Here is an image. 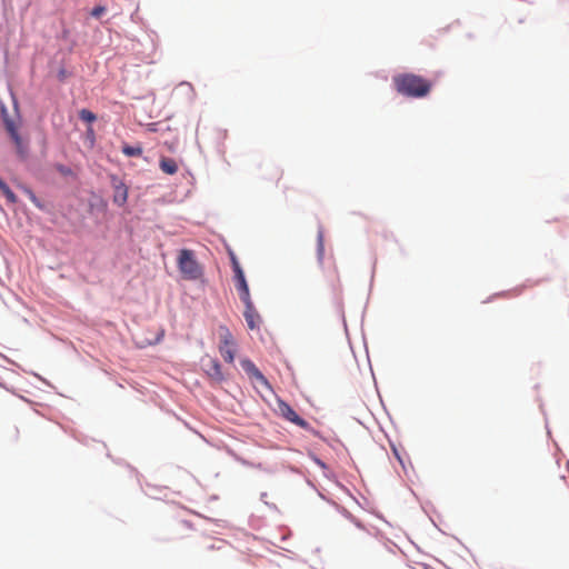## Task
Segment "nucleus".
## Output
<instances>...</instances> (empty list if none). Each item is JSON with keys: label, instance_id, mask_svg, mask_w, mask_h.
<instances>
[{"label": "nucleus", "instance_id": "nucleus-1", "mask_svg": "<svg viewBox=\"0 0 569 569\" xmlns=\"http://www.w3.org/2000/svg\"><path fill=\"white\" fill-rule=\"evenodd\" d=\"M398 93L410 98H423L429 94L432 83L415 73H400L392 78Z\"/></svg>", "mask_w": 569, "mask_h": 569}, {"label": "nucleus", "instance_id": "nucleus-2", "mask_svg": "<svg viewBox=\"0 0 569 569\" xmlns=\"http://www.w3.org/2000/svg\"><path fill=\"white\" fill-rule=\"evenodd\" d=\"M177 263L183 279L198 280L203 274L202 267L197 261L192 250L181 249L178 254Z\"/></svg>", "mask_w": 569, "mask_h": 569}, {"label": "nucleus", "instance_id": "nucleus-3", "mask_svg": "<svg viewBox=\"0 0 569 569\" xmlns=\"http://www.w3.org/2000/svg\"><path fill=\"white\" fill-rule=\"evenodd\" d=\"M219 352L226 362L232 363L236 356V343L233 336L227 327L219 328Z\"/></svg>", "mask_w": 569, "mask_h": 569}, {"label": "nucleus", "instance_id": "nucleus-4", "mask_svg": "<svg viewBox=\"0 0 569 569\" xmlns=\"http://www.w3.org/2000/svg\"><path fill=\"white\" fill-rule=\"evenodd\" d=\"M3 113V122L7 132L10 134L11 139L13 140L18 154L24 159L28 154V144L23 141L21 136L18 132L19 123H17L14 120L10 119L7 114L6 109H2Z\"/></svg>", "mask_w": 569, "mask_h": 569}, {"label": "nucleus", "instance_id": "nucleus-5", "mask_svg": "<svg viewBox=\"0 0 569 569\" xmlns=\"http://www.w3.org/2000/svg\"><path fill=\"white\" fill-rule=\"evenodd\" d=\"M231 263H232V270L234 272L236 288L239 292V297H240L241 301L244 302V300H249V299H251V297H250L247 280L244 278L243 270L240 267L239 261L237 260V258L233 254L231 256Z\"/></svg>", "mask_w": 569, "mask_h": 569}, {"label": "nucleus", "instance_id": "nucleus-6", "mask_svg": "<svg viewBox=\"0 0 569 569\" xmlns=\"http://www.w3.org/2000/svg\"><path fill=\"white\" fill-rule=\"evenodd\" d=\"M278 408H279L280 415L288 421H290L303 429L309 428V423L305 419L300 418L299 415L284 401H279Z\"/></svg>", "mask_w": 569, "mask_h": 569}, {"label": "nucleus", "instance_id": "nucleus-7", "mask_svg": "<svg viewBox=\"0 0 569 569\" xmlns=\"http://www.w3.org/2000/svg\"><path fill=\"white\" fill-rule=\"evenodd\" d=\"M203 367L206 373L214 381H222L224 379V376L222 373L221 365L219 361L214 358L208 357L206 360H203Z\"/></svg>", "mask_w": 569, "mask_h": 569}, {"label": "nucleus", "instance_id": "nucleus-8", "mask_svg": "<svg viewBox=\"0 0 569 569\" xmlns=\"http://www.w3.org/2000/svg\"><path fill=\"white\" fill-rule=\"evenodd\" d=\"M244 306H246V309H244V312H243V316H244V319L247 321V325L248 327L253 330V329H257L259 328V325H260V316L259 313L257 312V310L254 309L253 307V303L251 301V299L249 300H244Z\"/></svg>", "mask_w": 569, "mask_h": 569}, {"label": "nucleus", "instance_id": "nucleus-9", "mask_svg": "<svg viewBox=\"0 0 569 569\" xmlns=\"http://www.w3.org/2000/svg\"><path fill=\"white\" fill-rule=\"evenodd\" d=\"M241 366L250 378L256 379L259 383L263 386H268L267 379L252 361L244 359L241 361Z\"/></svg>", "mask_w": 569, "mask_h": 569}, {"label": "nucleus", "instance_id": "nucleus-10", "mask_svg": "<svg viewBox=\"0 0 569 569\" xmlns=\"http://www.w3.org/2000/svg\"><path fill=\"white\" fill-rule=\"evenodd\" d=\"M327 283L333 293H339L341 290L340 277L336 266L332 267L331 270L328 271Z\"/></svg>", "mask_w": 569, "mask_h": 569}, {"label": "nucleus", "instance_id": "nucleus-11", "mask_svg": "<svg viewBox=\"0 0 569 569\" xmlns=\"http://www.w3.org/2000/svg\"><path fill=\"white\" fill-rule=\"evenodd\" d=\"M160 169L167 174H174L178 171V164L174 159L163 157L160 159Z\"/></svg>", "mask_w": 569, "mask_h": 569}, {"label": "nucleus", "instance_id": "nucleus-12", "mask_svg": "<svg viewBox=\"0 0 569 569\" xmlns=\"http://www.w3.org/2000/svg\"><path fill=\"white\" fill-rule=\"evenodd\" d=\"M325 258V238L322 230L318 231L317 234V260L319 266H322Z\"/></svg>", "mask_w": 569, "mask_h": 569}, {"label": "nucleus", "instance_id": "nucleus-13", "mask_svg": "<svg viewBox=\"0 0 569 569\" xmlns=\"http://www.w3.org/2000/svg\"><path fill=\"white\" fill-rule=\"evenodd\" d=\"M128 198V190L124 186H118L116 187V192L113 197V202L118 206H123L127 202Z\"/></svg>", "mask_w": 569, "mask_h": 569}, {"label": "nucleus", "instance_id": "nucleus-14", "mask_svg": "<svg viewBox=\"0 0 569 569\" xmlns=\"http://www.w3.org/2000/svg\"><path fill=\"white\" fill-rule=\"evenodd\" d=\"M122 152L127 157H139L142 154V148L140 146H129L124 144L122 147Z\"/></svg>", "mask_w": 569, "mask_h": 569}, {"label": "nucleus", "instance_id": "nucleus-15", "mask_svg": "<svg viewBox=\"0 0 569 569\" xmlns=\"http://www.w3.org/2000/svg\"><path fill=\"white\" fill-rule=\"evenodd\" d=\"M0 190L2 191V193L6 196L7 200L10 203L17 202L18 199H17L16 194L12 192V190L9 188V186L4 181L0 184Z\"/></svg>", "mask_w": 569, "mask_h": 569}, {"label": "nucleus", "instance_id": "nucleus-16", "mask_svg": "<svg viewBox=\"0 0 569 569\" xmlns=\"http://www.w3.org/2000/svg\"><path fill=\"white\" fill-rule=\"evenodd\" d=\"M79 118L82 121L91 123V122L96 121L97 116L92 111H90L88 109H82V110L79 111Z\"/></svg>", "mask_w": 569, "mask_h": 569}, {"label": "nucleus", "instance_id": "nucleus-17", "mask_svg": "<svg viewBox=\"0 0 569 569\" xmlns=\"http://www.w3.org/2000/svg\"><path fill=\"white\" fill-rule=\"evenodd\" d=\"M106 11L107 8L104 6H97L91 10L90 14L93 18L99 19Z\"/></svg>", "mask_w": 569, "mask_h": 569}, {"label": "nucleus", "instance_id": "nucleus-18", "mask_svg": "<svg viewBox=\"0 0 569 569\" xmlns=\"http://www.w3.org/2000/svg\"><path fill=\"white\" fill-rule=\"evenodd\" d=\"M3 182V180L0 178V184Z\"/></svg>", "mask_w": 569, "mask_h": 569}]
</instances>
